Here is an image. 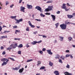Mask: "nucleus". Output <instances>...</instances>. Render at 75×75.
Wrapping results in <instances>:
<instances>
[{"label": "nucleus", "instance_id": "f257e3e1", "mask_svg": "<svg viewBox=\"0 0 75 75\" xmlns=\"http://www.w3.org/2000/svg\"><path fill=\"white\" fill-rule=\"evenodd\" d=\"M1 61H3L4 62L1 64L2 66H4V65H6L7 64L8 62L9 61V60L7 59L6 58H4L1 59Z\"/></svg>", "mask_w": 75, "mask_h": 75}, {"label": "nucleus", "instance_id": "f03ea898", "mask_svg": "<svg viewBox=\"0 0 75 75\" xmlns=\"http://www.w3.org/2000/svg\"><path fill=\"white\" fill-rule=\"evenodd\" d=\"M60 26L62 30H65L67 28V25L65 24H61Z\"/></svg>", "mask_w": 75, "mask_h": 75}, {"label": "nucleus", "instance_id": "7ed1b4c3", "mask_svg": "<svg viewBox=\"0 0 75 75\" xmlns=\"http://www.w3.org/2000/svg\"><path fill=\"white\" fill-rule=\"evenodd\" d=\"M35 9H37L38 10L40 11V13H42L43 11L42 9L41 8V7L40 6H37L36 7H35Z\"/></svg>", "mask_w": 75, "mask_h": 75}, {"label": "nucleus", "instance_id": "20e7f679", "mask_svg": "<svg viewBox=\"0 0 75 75\" xmlns=\"http://www.w3.org/2000/svg\"><path fill=\"white\" fill-rule=\"evenodd\" d=\"M41 42H42V40H40L38 42L35 41H34L33 42H31V43L33 44V45H35L37 43H38V44H40V43H41Z\"/></svg>", "mask_w": 75, "mask_h": 75}, {"label": "nucleus", "instance_id": "39448f33", "mask_svg": "<svg viewBox=\"0 0 75 75\" xmlns=\"http://www.w3.org/2000/svg\"><path fill=\"white\" fill-rule=\"evenodd\" d=\"M20 67H21V66L19 65L18 67H15V68H13L12 69L13 70H14V71H18V70L20 69Z\"/></svg>", "mask_w": 75, "mask_h": 75}, {"label": "nucleus", "instance_id": "423d86ee", "mask_svg": "<svg viewBox=\"0 0 75 75\" xmlns=\"http://www.w3.org/2000/svg\"><path fill=\"white\" fill-rule=\"evenodd\" d=\"M28 23L29 25L31 27H32V28H34L35 27V26L34 25H32V24H31V23L30 22V21H29L28 22Z\"/></svg>", "mask_w": 75, "mask_h": 75}, {"label": "nucleus", "instance_id": "0eeeda50", "mask_svg": "<svg viewBox=\"0 0 75 75\" xmlns=\"http://www.w3.org/2000/svg\"><path fill=\"white\" fill-rule=\"evenodd\" d=\"M21 11H22L23 12H25V11L24 10L25 9V7H23L22 6H21L20 7Z\"/></svg>", "mask_w": 75, "mask_h": 75}, {"label": "nucleus", "instance_id": "6e6552de", "mask_svg": "<svg viewBox=\"0 0 75 75\" xmlns=\"http://www.w3.org/2000/svg\"><path fill=\"white\" fill-rule=\"evenodd\" d=\"M67 16L68 18L71 19L73 17V16L72 15L67 14Z\"/></svg>", "mask_w": 75, "mask_h": 75}, {"label": "nucleus", "instance_id": "1a4fd4ad", "mask_svg": "<svg viewBox=\"0 0 75 75\" xmlns=\"http://www.w3.org/2000/svg\"><path fill=\"white\" fill-rule=\"evenodd\" d=\"M27 6L28 9H31L33 8V6L31 5H27Z\"/></svg>", "mask_w": 75, "mask_h": 75}, {"label": "nucleus", "instance_id": "9d476101", "mask_svg": "<svg viewBox=\"0 0 75 75\" xmlns=\"http://www.w3.org/2000/svg\"><path fill=\"white\" fill-rule=\"evenodd\" d=\"M47 51L49 54H50V55H52V53L51 51V50H47Z\"/></svg>", "mask_w": 75, "mask_h": 75}, {"label": "nucleus", "instance_id": "9b49d317", "mask_svg": "<svg viewBox=\"0 0 75 75\" xmlns=\"http://www.w3.org/2000/svg\"><path fill=\"white\" fill-rule=\"evenodd\" d=\"M51 16L53 19V21L55 20V16L53 15H51Z\"/></svg>", "mask_w": 75, "mask_h": 75}, {"label": "nucleus", "instance_id": "f8f14e48", "mask_svg": "<svg viewBox=\"0 0 75 75\" xmlns=\"http://www.w3.org/2000/svg\"><path fill=\"white\" fill-rule=\"evenodd\" d=\"M24 71V68H22V69H20L19 70V73H22L23 72V71Z\"/></svg>", "mask_w": 75, "mask_h": 75}, {"label": "nucleus", "instance_id": "ddd939ff", "mask_svg": "<svg viewBox=\"0 0 75 75\" xmlns=\"http://www.w3.org/2000/svg\"><path fill=\"white\" fill-rule=\"evenodd\" d=\"M64 74L65 75H73L71 73H69L68 72H66L64 73Z\"/></svg>", "mask_w": 75, "mask_h": 75}, {"label": "nucleus", "instance_id": "4468645a", "mask_svg": "<svg viewBox=\"0 0 75 75\" xmlns=\"http://www.w3.org/2000/svg\"><path fill=\"white\" fill-rule=\"evenodd\" d=\"M66 6V4H63V6H62V8L64 9L66 8L67 6Z\"/></svg>", "mask_w": 75, "mask_h": 75}, {"label": "nucleus", "instance_id": "2eb2a0df", "mask_svg": "<svg viewBox=\"0 0 75 75\" xmlns=\"http://www.w3.org/2000/svg\"><path fill=\"white\" fill-rule=\"evenodd\" d=\"M48 8L50 11L52 10V8H53V6H49L48 7Z\"/></svg>", "mask_w": 75, "mask_h": 75}, {"label": "nucleus", "instance_id": "dca6fc26", "mask_svg": "<svg viewBox=\"0 0 75 75\" xmlns=\"http://www.w3.org/2000/svg\"><path fill=\"white\" fill-rule=\"evenodd\" d=\"M23 21V19L21 18L19 20H18V21L16 22V23H19L20 22H21Z\"/></svg>", "mask_w": 75, "mask_h": 75}, {"label": "nucleus", "instance_id": "f3484780", "mask_svg": "<svg viewBox=\"0 0 75 75\" xmlns=\"http://www.w3.org/2000/svg\"><path fill=\"white\" fill-rule=\"evenodd\" d=\"M59 38L60 40L61 41H63V40L64 39V37H61V36H59Z\"/></svg>", "mask_w": 75, "mask_h": 75}, {"label": "nucleus", "instance_id": "a211bd4d", "mask_svg": "<svg viewBox=\"0 0 75 75\" xmlns=\"http://www.w3.org/2000/svg\"><path fill=\"white\" fill-rule=\"evenodd\" d=\"M14 46H13V48H16V47H17V43H16L15 45H13Z\"/></svg>", "mask_w": 75, "mask_h": 75}, {"label": "nucleus", "instance_id": "6ab92c4d", "mask_svg": "<svg viewBox=\"0 0 75 75\" xmlns=\"http://www.w3.org/2000/svg\"><path fill=\"white\" fill-rule=\"evenodd\" d=\"M7 35H6V36H1V38H2V39H4V38H7Z\"/></svg>", "mask_w": 75, "mask_h": 75}, {"label": "nucleus", "instance_id": "aec40b11", "mask_svg": "<svg viewBox=\"0 0 75 75\" xmlns=\"http://www.w3.org/2000/svg\"><path fill=\"white\" fill-rule=\"evenodd\" d=\"M17 17V16H11V18H12L13 19L14 18H16Z\"/></svg>", "mask_w": 75, "mask_h": 75}, {"label": "nucleus", "instance_id": "412c9836", "mask_svg": "<svg viewBox=\"0 0 75 75\" xmlns=\"http://www.w3.org/2000/svg\"><path fill=\"white\" fill-rule=\"evenodd\" d=\"M50 11L48 8L45 9V11H46V12H48V11Z\"/></svg>", "mask_w": 75, "mask_h": 75}, {"label": "nucleus", "instance_id": "4be33fe9", "mask_svg": "<svg viewBox=\"0 0 75 75\" xmlns=\"http://www.w3.org/2000/svg\"><path fill=\"white\" fill-rule=\"evenodd\" d=\"M65 24L66 25H68V24H69L70 22H68V21H65Z\"/></svg>", "mask_w": 75, "mask_h": 75}, {"label": "nucleus", "instance_id": "5701e85b", "mask_svg": "<svg viewBox=\"0 0 75 75\" xmlns=\"http://www.w3.org/2000/svg\"><path fill=\"white\" fill-rule=\"evenodd\" d=\"M33 61V59H28L27 61L26 62H31Z\"/></svg>", "mask_w": 75, "mask_h": 75}, {"label": "nucleus", "instance_id": "b1692460", "mask_svg": "<svg viewBox=\"0 0 75 75\" xmlns=\"http://www.w3.org/2000/svg\"><path fill=\"white\" fill-rule=\"evenodd\" d=\"M49 65L50 66H51V67H52V66L53 65V63L51 62H49Z\"/></svg>", "mask_w": 75, "mask_h": 75}, {"label": "nucleus", "instance_id": "393cba45", "mask_svg": "<svg viewBox=\"0 0 75 75\" xmlns=\"http://www.w3.org/2000/svg\"><path fill=\"white\" fill-rule=\"evenodd\" d=\"M52 3V1H50L47 2V3Z\"/></svg>", "mask_w": 75, "mask_h": 75}, {"label": "nucleus", "instance_id": "a878e982", "mask_svg": "<svg viewBox=\"0 0 75 75\" xmlns=\"http://www.w3.org/2000/svg\"><path fill=\"white\" fill-rule=\"evenodd\" d=\"M40 16H41V17H45V15H43V14L42 13H41L40 14Z\"/></svg>", "mask_w": 75, "mask_h": 75}, {"label": "nucleus", "instance_id": "bb28decb", "mask_svg": "<svg viewBox=\"0 0 75 75\" xmlns=\"http://www.w3.org/2000/svg\"><path fill=\"white\" fill-rule=\"evenodd\" d=\"M11 49H12V48L9 47L7 49V50L9 51V50H11Z\"/></svg>", "mask_w": 75, "mask_h": 75}, {"label": "nucleus", "instance_id": "cd10ccee", "mask_svg": "<svg viewBox=\"0 0 75 75\" xmlns=\"http://www.w3.org/2000/svg\"><path fill=\"white\" fill-rule=\"evenodd\" d=\"M45 69V67L44 66H42L40 68V69Z\"/></svg>", "mask_w": 75, "mask_h": 75}, {"label": "nucleus", "instance_id": "c85d7f7f", "mask_svg": "<svg viewBox=\"0 0 75 75\" xmlns=\"http://www.w3.org/2000/svg\"><path fill=\"white\" fill-rule=\"evenodd\" d=\"M59 62L60 63H61L62 64V63H63V62H62V60H61V59H59Z\"/></svg>", "mask_w": 75, "mask_h": 75}, {"label": "nucleus", "instance_id": "c756f323", "mask_svg": "<svg viewBox=\"0 0 75 75\" xmlns=\"http://www.w3.org/2000/svg\"><path fill=\"white\" fill-rule=\"evenodd\" d=\"M19 47H20V48H22V47H23V45L22 44H20L19 46Z\"/></svg>", "mask_w": 75, "mask_h": 75}, {"label": "nucleus", "instance_id": "7c9ffc66", "mask_svg": "<svg viewBox=\"0 0 75 75\" xmlns=\"http://www.w3.org/2000/svg\"><path fill=\"white\" fill-rule=\"evenodd\" d=\"M68 39L69 40V41H70L72 39V38H71V37H69V38H68Z\"/></svg>", "mask_w": 75, "mask_h": 75}, {"label": "nucleus", "instance_id": "2f4dec72", "mask_svg": "<svg viewBox=\"0 0 75 75\" xmlns=\"http://www.w3.org/2000/svg\"><path fill=\"white\" fill-rule=\"evenodd\" d=\"M14 39L15 40H18V41H20V39L18 38H15Z\"/></svg>", "mask_w": 75, "mask_h": 75}, {"label": "nucleus", "instance_id": "473e14b6", "mask_svg": "<svg viewBox=\"0 0 75 75\" xmlns=\"http://www.w3.org/2000/svg\"><path fill=\"white\" fill-rule=\"evenodd\" d=\"M26 30L27 31H29V30H30L29 29V28L28 27H27L26 29Z\"/></svg>", "mask_w": 75, "mask_h": 75}, {"label": "nucleus", "instance_id": "72a5a7b5", "mask_svg": "<svg viewBox=\"0 0 75 75\" xmlns=\"http://www.w3.org/2000/svg\"><path fill=\"white\" fill-rule=\"evenodd\" d=\"M46 15H51V13H45Z\"/></svg>", "mask_w": 75, "mask_h": 75}, {"label": "nucleus", "instance_id": "f704fd0d", "mask_svg": "<svg viewBox=\"0 0 75 75\" xmlns=\"http://www.w3.org/2000/svg\"><path fill=\"white\" fill-rule=\"evenodd\" d=\"M9 59H11V60H12V61H14V58H11V57L9 58Z\"/></svg>", "mask_w": 75, "mask_h": 75}, {"label": "nucleus", "instance_id": "c9c22d12", "mask_svg": "<svg viewBox=\"0 0 75 75\" xmlns=\"http://www.w3.org/2000/svg\"><path fill=\"white\" fill-rule=\"evenodd\" d=\"M66 67L67 68L69 69L70 68L69 65H68V64H67V66H66Z\"/></svg>", "mask_w": 75, "mask_h": 75}, {"label": "nucleus", "instance_id": "e433bc0d", "mask_svg": "<svg viewBox=\"0 0 75 75\" xmlns=\"http://www.w3.org/2000/svg\"><path fill=\"white\" fill-rule=\"evenodd\" d=\"M18 54H21V51H19L18 52Z\"/></svg>", "mask_w": 75, "mask_h": 75}, {"label": "nucleus", "instance_id": "4c0bfd02", "mask_svg": "<svg viewBox=\"0 0 75 75\" xmlns=\"http://www.w3.org/2000/svg\"><path fill=\"white\" fill-rule=\"evenodd\" d=\"M26 47H27V48H28V47H30V46H29L28 43L26 44Z\"/></svg>", "mask_w": 75, "mask_h": 75}, {"label": "nucleus", "instance_id": "58836bf2", "mask_svg": "<svg viewBox=\"0 0 75 75\" xmlns=\"http://www.w3.org/2000/svg\"><path fill=\"white\" fill-rule=\"evenodd\" d=\"M14 6V4H13L10 6V8H13V7Z\"/></svg>", "mask_w": 75, "mask_h": 75}, {"label": "nucleus", "instance_id": "ea45409f", "mask_svg": "<svg viewBox=\"0 0 75 75\" xmlns=\"http://www.w3.org/2000/svg\"><path fill=\"white\" fill-rule=\"evenodd\" d=\"M9 4V2L8 1H6V6H7V4Z\"/></svg>", "mask_w": 75, "mask_h": 75}, {"label": "nucleus", "instance_id": "a19ab883", "mask_svg": "<svg viewBox=\"0 0 75 75\" xmlns=\"http://www.w3.org/2000/svg\"><path fill=\"white\" fill-rule=\"evenodd\" d=\"M35 20L37 21H41V20L40 19H35Z\"/></svg>", "mask_w": 75, "mask_h": 75}, {"label": "nucleus", "instance_id": "79ce46f5", "mask_svg": "<svg viewBox=\"0 0 75 75\" xmlns=\"http://www.w3.org/2000/svg\"><path fill=\"white\" fill-rule=\"evenodd\" d=\"M5 54H6V52L4 51L2 53V55H5Z\"/></svg>", "mask_w": 75, "mask_h": 75}, {"label": "nucleus", "instance_id": "37998d69", "mask_svg": "<svg viewBox=\"0 0 75 75\" xmlns=\"http://www.w3.org/2000/svg\"><path fill=\"white\" fill-rule=\"evenodd\" d=\"M17 28V26H13V29H14V28Z\"/></svg>", "mask_w": 75, "mask_h": 75}, {"label": "nucleus", "instance_id": "c03bdc74", "mask_svg": "<svg viewBox=\"0 0 75 75\" xmlns=\"http://www.w3.org/2000/svg\"><path fill=\"white\" fill-rule=\"evenodd\" d=\"M1 50H3L4 49V47L3 46H1L0 47Z\"/></svg>", "mask_w": 75, "mask_h": 75}, {"label": "nucleus", "instance_id": "a18cd8bd", "mask_svg": "<svg viewBox=\"0 0 75 75\" xmlns=\"http://www.w3.org/2000/svg\"><path fill=\"white\" fill-rule=\"evenodd\" d=\"M64 9L65 10V11H68V9H67V7H66L65 8H64Z\"/></svg>", "mask_w": 75, "mask_h": 75}, {"label": "nucleus", "instance_id": "49530a36", "mask_svg": "<svg viewBox=\"0 0 75 75\" xmlns=\"http://www.w3.org/2000/svg\"><path fill=\"white\" fill-rule=\"evenodd\" d=\"M70 56V55L69 54H67L66 55V57H69Z\"/></svg>", "mask_w": 75, "mask_h": 75}, {"label": "nucleus", "instance_id": "de8ad7c7", "mask_svg": "<svg viewBox=\"0 0 75 75\" xmlns=\"http://www.w3.org/2000/svg\"><path fill=\"white\" fill-rule=\"evenodd\" d=\"M57 75H59V73H58V71H57Z\"/></svg>", "mask_w": 75, "mask_h": 75}, {"label": "nucleus", "instance_id": "09e8293b", "mask_svg": "<svg viewBox=\"0 0 75 75\" xmlns=\"http://www.w3.org/2000/svg\"><path fill=\"white\" fill-rule=\"evenodd\" d=\"M45 50H46V49H45V48H43L42 49V51H45Z\"/></svg>", "mask_w": 75, "mask_h": 75}, {"label": "nucleus", "instance_id": "8fccbe9b", "mask_svg": "<svg viewBox=\"0 0 75 75\" xmlns=\"http://www.w3.org/2000/svg\"><path fill=\"white\" fill-rule=\"evenodd\" d=\"M57 58H59V55L58 54L57 55Z\"/></svg>", "mask_w": 75, "mask_h": 75}, {"label": "nucleus", "instance_id": "3c124183", "mask_svg": "<svg viewBox=\"0 0 75 75\" xmlns=\"http://www.w3.org/2000/svg\"><path fill=\"white\" fill-rule=\"evenodd\" d=\"M38 31H36V32H35L33 33L34 34H35V35L36 34H37V33H38Z\"/></svg>", "mask_w": 75, "mask_h": 75}, {"label": "nucleus", "instance_id": "603ef678", "mask_svg": "<svg viewBox=\"0 0 75 75\" xmlns=\"http://www.w3.org/2000/svg\"><path fill=\"white\" fill-rule=\"evenodd\" d=\"M43 38H46L47 37V36L44 35H42Z\"/></svg>", "mask_w": 75, "mask_h": 75}, {"label": "nucleus", "instance_id": "864d4df0", "mask_svg": "<svg viewBox=\"0 0 75 75\" xmlns=\"http://www.w3.org/2000/svg\"><path fill=\"white\" fill-rule=\"evenodd\" d=\"M60 13V11H57V14H58Z\"/></svg>", "mask_w": 75, "mask_h": 75}, {"label": "nucleus", "instance_id": "5fc2aeb1", "mask_svg": "<svg viewBox=\"0 0 75 75\" xmlns=\"http://www.w3.org/2000/svg\"><path fill=\"white\" fill-rule=\"evenodd\" d=\"M54 73L56 75H57V71H55L54 72Z\"/></svg>", "mask_w": 75, "mask_h": 75}, {"label": "nucleus", "instance_id": "6e6d98bb", "mask_svg": "<svg viewBox=\"0 0 75 75\" xmlns=\"http://www.w3.org/2000/svg\"><path fill=\"white\" fill-rule=\"evenodd\" d=\"M40 54H42V53H43L42 51H40Z\"/></svg>", "mask_w": 75, "mask_h": 75}, {"label": "nucleus", "instance_id": "4d7b16f0", "mask_svg": "<svg viewBox=\"0 0 75 75\" xmlns=\"http://www.w3.org/2000/svg\"><path fill=\"white\" fill-rule=\"evenodd\" d=\"M67 6H70V5L68 3H67Z\"/></svg>", "mask_w": 75, "mask_h": 75}, {"label": "nucleus", "instance_id": "13d9d810", "mask_svg": "<svg viewBox=\"0 0 75 75\" xmlns=\"http://www.w3.org/2000/svg\"><path fill=\"white\" fill-rule=\"evenodd\" d=\"M38 64H39V65H40V64H41V62L40 61L38 62Z\"/></svg>", "mask_w": 75, "mask_h": 75}, {"label": "nucleus", "instance_id": "bf43d9fd", "mask_svg": "<svg viewBox=\"0 0 75 75\" xmlns=\"http://www.w3.org/2000/svg\"><path fill=\"white\" fill-rule=\"evenodd\" d=\"M4 32L6 33H10V31H5Z\"/></svg>", "mask_w": 75, "mask_h": 75}, {"label": "nucleus", "instance_id": "052dcab7", "mask_svg": "<svg viewBox=\"0 0 75 75\" xmlns=\"http://www.w3.org/2000/svg\"><path fill=\"white\" fill-rule=\"evenodd\" d=\"M72 15L73 16H75V13H73Z\"/></svg>", "mask_w": 75, "mask_h": 75}, {"label": "nucleus", "instance_id": "680f3d73", "mask_svg": "<svg viewBox=\"0 0 75 75\" xmlns=\"http://www.w3.org/2000/svg\"><path fill=\"white\" fill-rule=\"evenodd\" d=\"M23 1V0H20L19 3H21V2Z\"/></svg>", "mask_w": 75, "mask_h": 75}, {"label": "nucleus", "instance_id": "e2e57ef3", "mask_svg": "<svg viewBox=\"0 0 75 75\" xmlns=\"http://www.w3.org/2000/svg\"><path fill=\"white\" fill-rule=\"evenodd\" d=\"M69 50H66V52H69Z\"/></svg>", "mask_w": 75, "mask_h": 75}, {"label": "nucleus", "instance_id": "0e129e2a", "mask_svg": "<svg viewBox=\"0 0 75 75\" xmlns=\"http://www.w3.org/2000/svg\"><path fill=\"white\" fill-rule=\"evenodd\" d=\"M57 42V40H55L54 41V43H56Z\"/></svg>", "mask_w": 75, "mask_h": 75}, {"label": "nucleus", "instance_id": "69168bd1", "mask_svg": "<svg viewBox=\"0 0 75 75\" xmlns=\"http://www.w3.org/2000/svg\"><path fill=\"white\" fill-rule=\"evenodd\" d=\"M12 46H13V44H11V45H10V47H12Z\"/></svg>", "mask_w": 75, "mask_h": 75}, {"label": "nucleus", "instance_id": "338daca9", "mask_svg": "<svg viewBox=\"0 0 75 75\" xmlns=\"http://www.w3.org/2000/svg\"><path fill=\"white\" fill-rule=\"evenodd\" d=\"M16 32H18L19 33L20 32V30H16Z\"/></svg>", "mask_w": 75, "mask_h": 75}, {"label": "nucleus", "instance_id": "774afa93", "mask_svg": "<svg viewBox=\"0 0 75 75\" xmlns=\"http://www.w3.org/2000/svg\"><path fill=\"white\" fill-rule=\"evenodd\" d=\"M36 75H40V73H37L36 74Z\"/></svg>", "mask_w": 75, "mask_h": 75}]
</instances>
